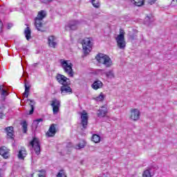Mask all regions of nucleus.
I'll use <instances>...</instances> for the list:
<instances>
[{
	"label": "nucleus",
	"instance_id": "nucleus-1",
	"mask_svg": "<svg viewBox=\"0 0 177 177\" xmlns=\"http://www.w3.org/2000/svg\"><path fill=\"white\" fill-rule=\"evenodd\" d=\"M46 17V11L40 10L37 13V17L35 18V26L38 31L44 32V19Z\"/></svg>",
	"mask_w": 177,
	"mask_h": 177
},
{
	"label": "nucleus",
	"instance_id": "nucleus-2",
	"mask_svg": "<svg viewBox=\"0 0 177 177\" xmlns=\"http://www.w3.org/2000/svg\"><path fill=\"white\" fill-rule=\"evenodd\" d=\"M95 59L100 64H104V66H106V67H110L111 66H113V61L111 60V58L109 57V55L103 54V53H98L95 56Z\"/></svg>",
	"mask_w": 177,
	"mask_h": 177
},
{
	"label": "nucleus",
	"instance_id": "nucleus-3",
	"mask_svg": "<svg viewBox=\"0 0 177 177\" xmlns=\"http://www.w3.org/2000/svg\"><path fill=\"white\" fill-rule=\"evenodd\" d=\"M118 48L124 50L127 47V41H125V32L124 30H120V34L115 38Z\"/></svg>",
	"mask_w": 177,
	"mask_h": 177
},
{
	"label": "nucleus",
	"instance_id": "nucleus-4",
	"mask_svg": "<svg viewBox=\"0 0 177 177\" xmlns=\"http://www.w3.org/2000/svg\"><path fill=\"white\" fill-rule=\"evenodd\" d=\"M82 49L84 55H89L92 50V41L91 38L86 37L82 41Z\"/></svg>",
	"mask_w": 177,
	"mask_h": 177
},
{
	"label": "nucleus",
	"instance_id": "nucleus-5",
	"mask_svg": "<svg viewBox=\"0 0 177 177\" xmlns=\"http://www.w3.org/2000/svg\"><path fill=\"white\" fill-rule=\"evenodd\" d=\"M29 146H31L37 156H39L41 154V142H39V139L37 137H34L32 138V140L29 142Z\"/></svg>",
	"mask_w": 177,
	"mask_h": 177
},
{
	"label": "nucleus",
	"instance_id": "nucleus-6",
	"mask_svg": "<svg viewBox=\"0 0 177 177\" xmlns=\"http://www.w3.org/2000/svg\"><path fill=\"white\" fill-rule=\"evenodd\" d=\"M59 131V128L57 127V124H50L48 131L46 133V136L47 138H53L57 131Z\"/></svg>",
	"mask_w": 177,
	"mask_h": 177
},
{
	"label": "nucleus",
	"instance_id": "nucleus-7",
	"mask_svg": "<svg viewBox=\"0 0 177 177\" xmlns=\"http://www.w3.org/2000/svg\"><path fill=\"white\" fill-rule=\"evenodd\" d=\"M129 118L133 121H138L140 118V111L138 109H131L130 110Z\"/></svg>",
	"mask_w": 177,
	"mask_h": 177
},
{
	"label": "nucleus",
	"instance_id": "nucleus-8",
	"mask_svg": "<svg viewBox=\"0 0 177 177\" xmlns=\"http://www.w3.org/2000/svg\"><path fill=\"white\" fill-rule=\"evenodd\" d=\"M55 78L57 82L61 85H66L67 84H70V79L67 78V77L60 73L57 74Z\"/></svg>",
	"mask_w": 177,
	"mask_h": 177
},
{
	"label": "nucleus",
	"instance_id": "nucleus-9",
	"mask_svg": "<svg viewBox=\"0 0 177 177\" xmlns=\"http://www.w3.org/2000/svg\"><path fill=\"white\" fill-rule=\"evenodd\" d=\"M81 125L82 126V129H86L88 128V113L85 111H83V113H81Z\"/></svg>",
	"mask_w": 177,
	"mask_h": 177
},
{
	"label": "nucleus",
	"instance_id": "nucleus-10",
	"mask_svg": "<svg viewBox=\"0 0 177 177\" xmlns=\"http://www.w3.org/2000/svg\"><path fill=\"white\" fill-rule=\"evenodd\" d=\"M0 156L5 160H8L10 157V149L5 146L0 147Z\"/></svg>",
	"mask_w": 177,
	"mask_h": 177
},
{
	"label": "nucleus",
	"instance_id": "nucleus-11",
	"mask_svg": "<svg viewBox=\"0 0 177 177\" xmlns=\"http://www.w3.org/2000/svg\"><path fill=\"white\" fill-rule=\"evenodd\" d=\"M80 22L77 20L71 21L67 26H65L66 30H77L78 26H80Z\"/></svg>",
	"mask_w": 177,
	"mask_h": 177
},
{
	"label": "nucleus",
	"instance_id": "nucleus-12",
	"mask_svg": "<svg viewBox=\"0 0 177 177\" xmlns=\"http://www.w3.org/2000/svg\"><path fill=\"white\" fill-rule=\"evenodd\" d=\"M50 106L53 107V114H57L60 109V101L57 100V99H54L53 101H51Z\"/></svg>",
	"mask_w": 177,
	"mask_h": 177
},
{
	"label": "nucleus",
	"instance_id": "nucleus-13",
	"mask_svg": "<svg viewBox=\"0 0 177 177\" xmlns=\"http://www.w3.org/2000/svg\"><path fill=\"white\" fill-rule=\"evenodd\" d=\"M70 83H68L66 84H64L60 87L61 93L62 95H64L66 93H68V95H71L73 93V88L69 86Z\"/></svg>",
	"mask_w": 177,
	"mask_h": 177
},
{
	"label": "nucleus",
	"instance_id": "nucleus-14",
	"mask_svg": "<svg viewBox=\"0 0 177 177\" xmlns=\"http://www.w3.org/2000/svg\"><path fill=\"white\" fill-rule=\"evenodd\" d=\"M27 149H26V147H21L17 154V158L19 160H26V157H27Z\"/></svg>",
	"mask_w": 177,
	"mask_h": 177
},
{
	"label": "nucleus",
	"instance_id": "nucleus-15",
	"mask_svg": "<svg viewBox=\"0 0 177 177\" xmlns=\"http://www.w3.org/2000/svg\"><path fill=\"white\" fill-rule=\"evenodd\" d=\"M48 44L50 48H56L57 42H56V37L55 36H49L48 37Z\"/></svg>",
	"mask_w": 177,
	"mask_h": 177
},
{
	"label": "nucleus",
	"instance_id": "nucleus-16",
	"mask_svg": "<svg viewBox=\"0 0 177 177\" xmlns=\"http://www.w3.org/2000/svg\"><path fill=\"white\" fill-rule=\"evenodd\" d=\"M6 132L8 139H13L15 136V130L14 127L10 126L6 128Z\"/></svg>",
	"mask_w": 177,
	"mask_h": 177
},
{
	"label": "nucleus",
	"instance_id": "nucleus-17",
	"mask_svg": "<svg viewBox=\"0 0 177 177\" xmlns=\"http://www.w3.org/2000/svg\"><path fill=\"white\" fill-rule=\"evenodd\" d=\"M97 117L100 118H104L106 117V115L107 114V107L105 106H102L101 109L98 110Z\"/></svg>",
	"mask_w": 177,
	"mask_h": 177
},
{
	"label": "nucleus",
	"instance_id": "nucleus-18",
	"mask_svg": "<svg viewBox=\"0 0 177 177\" xmlns=\"http://www.w3.org/2000/svg\"><path fill=\"white\" fill-rule=\"evenodd\" d=\"M92 88L95 91H97V89L103 88V82H102L100 80H96L93 83Z\"/></svg>",
	"mask_w": 177,
	"mask_h": 177
},
{
	"label": "nucleus",
	"instance_id": "nucleus-19",
	"mask_svg": "<svg viewBox=\"0 0 177 177\" xmlns=\"http://www.w3.org/2000/svg\"><path fill=\"white\" fill-rule=\"evenodd\" d=\"M5 86L0 85L1 97V99H3V100H5V99H6V96L9 95V93H8V91L3 88Z\"/></svg>",
	"mask_w": 177,
	"mask_h": 177
},
{
	"label": "nucleus",
	"instance_id": "nucleus-20",
	"mask_svg": "<svg viewBox=\"0 0 177 177\" xmlns=\"http://www.w3.org/2000/svg\"><path fill=\"white\" fill-rule=\"evenodd\" d=\"M60 63L62 67H73V66L70 60L61 59Z\"/></svg>",
	"mask_w": 177,
	"mask_h": 177
},
{
	"label": "nucleus",
	"instance_id": "nucleus-21",
	"mask_svg": "<svg viewBox=\"0 0 177 177\" xmlns=\"http://www.w3.org/2000/svg\"><path fill=\"white\" fill-rule=\"evenodd\" d=\"M24 35L27 39V41H30L31 39V29L30 27L27 26L24 30Z\"/></svg>",
	"mask_w": 177,
	"mask_h": 177
},
{
	"label": "nucleus",
	"instance_id": "nucleus-22",
	"mask_svg": "<svg viewBox=\"0 0 177 177\" xmlns=\"http://www.w3.org/2000/svg\"><path fill=\"white\" fill-rule=\"evenodd\" d=\"M153 21H154V17L151 15H147L145 19V24H146L147 26H149V24L153 23Z\"/></svg>",
	"mask_w": 177,
	"mask_h": 177
},
{
	"label": "nucleus",
	"instance_id": "nucleus-23",
	"mask_svg": "<svg viewBox=\"0 0 177 177\" xmlns=\"http://www.w3.org/2000/svg\"><path fill=\"white\" fill-rule=\"evenodd\" d=\"M131 3L133 5H135V6H143L145 5V0H130Z\"/></svg>",
	"mask_w": 177,
	"mask_h": 177
},
{
	"label": "nucleus",
	"instance_id": "nucleus-24",
	"mask_svg": "<svg viewBox=\"0 0 177 177\" xmlns=\"http://www.w3.org/2000/svg\"><path fill=\"white\" fill-rule=\"evenodd\" d=\"M64 71L69 77H74V71H73V67H64Z\"/></svg>",
	"mask_w": 177,
	"mask_h": 177
},
{
	"label": "nucleus",
	"instance_id": "nucleus-25",
	"mask_svg": "<svg viewBox=\"0 0 177 177\" xmlns=\"http://www.w3.org/2000/svg\"><path fill=\"white\" fill-rule=\"evenodd\" d=\"M29 102V106L30 110L29 111V115L34 114V106H35V102L32 100H27Z\"/></svg>",
	"mask_w": 177,
	"mask_h": 177
},
{
	"label": "nucleus",
	"instance_id": "nucleus-26",
	"mask_svg": "<svg viewBox=\"0 0 177 177\" xmlns=\"http://www.w3.org/2000/svg\"><path fill=\"white\" fill-rule=\"evenodd\" d=\"M85 146H86V142H85V140H82L79 144L75 146V149H76V150H81V149H84Z\"/></svg>",
	"mask_w": 177,
	"mask_h": 177
},
{
	"label": "nucleus",
	"instance_id": "nucleus-27",
	"mask_svg": "<svg viewBox=\"0 0 177 177\" xmlns=\"http://www.w3.org/2000/svg\"><path fill=\"white\" fill-rule=\"evenodd\" d=\"M30 88H31V86L25 83V91L24 93V97H28V95H30Z\"/></svg>",
	"mask_w": 177,
	"mask_h": 177
},
{
	"label": "nucleus",
	"instance_id": "nucleus-28",
	"mask_svg": "<svg viewBox=\"0 0 177 177\" xmlns=\"http://www.w3.org/2000/svg\"><path fill=\"white\" fill-rule=\"evenodd\" d=\"M92 142L94 143H100V136L97 134H93L91 138Z\"/></svg>",
	"mask_w": 177,
	"mask_h": 177
},
{
	"label": "nucleus",
	"instance_id": "nucleus-29",
	"mask_svg": "<svg viewBox=\"0 0 177 177\" xmlns=\"http://www.w3.org/2000/svg\"><path fill=\"white\" fill-rule=\"evenodd\" d=\"M90 2L94 8H100V1L99 0H90Z\"/></svg>",
	"mask_w": 177,
	"mask_h": 177
},
{
	"label": "nucleus",
	"instance_id": "nucleus-30",
	"mask_svg": "<svg viewBox=\"0 0 177 177\" xmlns=\"http://www.w3.org/2000/svg\"><path fill=\"white\" fill-rule=\"evenodd\" d=\"M94 99L96 100V102H103V100H104V94L101 92L99 96L96 97Z\"/></svg>",
	"mask_w": 177,
	"mask_h": 177
},
{
	"label": "nucleus",
	"instance_id": "nucleus-31",
	"mask_svg": "<svg viewBox=\"0 0 177 177\" xmlns=\"http://www.w3.org/2000/svg\"><path fill=\"white\" fill-rule=\"evenodd\" d=\"M39 122H44V119L39 118L33 121V124L35 125L36 129L39 127Z\"/></svg>",
	"mask_w": 177,
	"mask_h": 177
},
{
	"label": "nucleus",
	"instance_id": "nucleus-32",
	"mask_svg": "<svg viewBox=\"0 0 177 177\" xmlns=\"http://www.w3.org/2000/svg\"><path fill=\"white\" fill-rule=\"evenodd\" d=\"M57 177H67V174L64 169L59 170V171L57 174Z\"/></svg>",
	"mask_w": 177,
	"mask_h": 177
},
{
	"label": "nucleus",
	"instance_id": "nucleus-33",
	"mask_svg": "<svg viewBox=\"0 0 177 177\" xmlns=\"http://www.w3.org/2000/svg\"><path fill=\"white\" fill-rule=\"evenodd\" d=\"M27 127H28L27 122L24 121L22 122V129H23L24 133H27V131H28Z\"/></svg>",
	"mask_w": 177,
	"mask_h": 177
},
{
	"label": "nucleus",
	"instance_id": "nucleus-34",
	"mask_svg": "<svg viewBox=\"0 0 177 177\" xmlns=\"http://www.w3.org/2000/svg\"><path fill=\"white\" fill-rule=\"evenodd\" d=\"M142 177H151V173H150V170H145L142 173Z\"/></svg>",
	"mask_w": 177,
	"mask_h": 177
},
{
	"label": "nucleus",
	"instance_id": "nucleus-35",
	"mask_svg": "<svg viewBox=\"0 0 177 177\" xmlns=\"http://www.w3.org/2000/svg\"><path fill=\"white\" fill-rule=\"evenodd\" d=\"M106 77L109 78H114V73L113 71H109L106 73Z\"/></svg>",
	"mask_w": 177,
	"mask_h": 177
},
{
	"label": "nucleus",
	"instance_id": "nucleus-36",
	"mask_svg": "<svg viewBox=\"0 0 177 177\" xmlns=\"http://www.w3.org/2000/svg\"><path fill=\"white\" fill-rule=\"evenodd\" d=\"M53 0H41L42 3H49Z\"/></svg>",
	"mask_w": 177,
	"mask_h": 177
},
{
	"label": "nucleus",
	"instance_id": "nucleus-37",
	"mask_svg": "<svg viewBox=\"0 0 177 177\" xmlns=\"http://www.w3.org/2000/svg\"><path fill=\"white\" fill-rule=\"evenodd\" d=\"M2 27H3V24H2V21L0 20V33L2 32Z\"/></svg>",
	"mask_w": 177,
	"mask_h": 177
},
{
	"label": "nucleus",
	"instance_id": "nucleus-38",
	"mask_svg": "<svg viewBox=\"0 0 177 177\" xmlns=\"http://www.w3.org/2000/svg\"><path fill=\"white\" fill-rule=\"evenodd\" d=\"M156 3V0H149V3H150L151 5H153V3Z\"/></svg>",
	"mask_w": 177,
	"mask_h": 177
},
{
	"label": "nucleus",
	"instance_id": "nucleus-39",
	"mask_svg": "<svg viewBox=\"0 0 177 177\" xmlns=\"http://www.w3.org/2000/svg\"><path fill=\"white\" fill-rule=\"evenodd\" d=\"M0 118L2 120V118H5V114L0 113Z\"/></svg>",
	"mask_w": 177,
	"mask_h": 177
},
{
	"label": "nucleus",
	"instance_id": "nucleus-40",
	"mask_svg": "<svg viewBox=\"0 0 177 177\" xmlns=\"http://www.w3.org/2000/svg\"><path fill=\"white\" fill-rule=\"evenodd\" d=\"M71 146H73V143L68 142V145H67V147H71Z\"/></svg>",
	"mask_w": 177,
	"mask_h": 177
},
{
	"label": "nucleus",
	"instance_id": "nucleus-41",
	"mask_svg": "<svg viewBox=\"0 0 177 177\" xmlns=\"http://www.w3.org/2000/svg\"><path fill=\"white\" fill-rule=\"evenodd\" d=\"M38 176H39V177H44V175H42V174H38Z\"/></svg>",
	"mask_w": 177,
	"mask_h": 177
},
{
	"label": "nucleus",
	"instance_id": "nucleus-42",
	"mask_svg": "<svg viewBox=\"0 0 177 177\" xmlns=\"http://www.w3.org/2000/svg\"><path fill=\"white\" fill-rule=\"evenodd\" d=\"M8 28H10V27H12V24H8Z\"/></svg>",
	"mask_w": 177,
	"mask_h": 177
},
{
	"label": "nucleus",
	"instance_id": "nucleus-43",
	"mask_svg": "<svg viewBox=\"0 0 177 177\" xmlns=\"http://www.w3.org/2000/svg\"><path fill=\"white\" fill-rule=\"evenodd\" d=\"M34 66H38V63L35 64Z\"/></svg>",
	"mask_w": 177,
	"mask_h": 177
},
{
	"label": "nucleus",
	"instance_id": "nucleus-44",
	"mask_svg": "<svg viewBox=\"0 0 177 177\" xmlns=\"http://www.w3.org/2000/svg\"><path fill=\"white\" fill-rule=\"evenodd\" d=\"M34 176V174H32V177Z\"/></svg>",
	"mask_w": 177,
	"mask_h": 177
},
{
	"label": "nucleus",
	"instance_id": "nucleus-45",
	"mask_svg": "<svg viewBox=\"0 0 177 177\" xmlns=\"http://www.w3.org/2000/svg\"><path fill=\"white\" fill-rule=\"evenodd\" d=\"M173 1H175V0H173ZM176 1L177 2V0H176Z\"/></svg>",
	"mask_w": 177,
	"mask_h": 177
}]
</instances>
